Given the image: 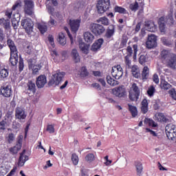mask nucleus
I'll list each match as a JSON object with an SVG mask.
<instances>
[{
	"label": "nucleus",
	"instance_id": "obj_1",
	"mask_svg": "<svg viewBox=\"0 0 176 176\" xmlns=\"http://www.w3.org/2000/svg\"><path fill=\"white\" fill-rule=\"evenodd\" d=\"M65 76V72H60V70H57L54 72L52 74V78L48 82L49 87H56V86H58L63 78Z\"/></svg>",
	"mask_w": 176,
	"mask_h": 176
},
{
	"label": "nucleus",
	"instance_id": "obj_2",
	"mask_svg": "<svg viewBox=\"0 0 176 176\" xmlns=\"http://www.w3.org/2000/svg\"><path fill=\"white\" fill-rule=\"evenodd\" d=\"M23 12L28 16H34L35 13V3L34 0H23Z\"/></svg>",
	"mask_w": 176,
	"mask_h": 176
},
{
	"label": "nucleus",
	"instance_id": "obj_3",
	"mask_svg": "<svg viewBox=\"0 0 176 176\" xmlns=\"http://www.w3.org/2000/svg\"><path fill=\"white\" fill-rule=\"evenodd\" d=\"M110 6V0H98L96 5L98 12L100 14H102V13H105V12H107V10L109 9Z\"/></svg>",
	"mask_w": 176,
	"mask_h": 176
},
{
	"label": "nucleus",
	"instance_id": "obj_4",
	"mask_svg": "<svg viewBox=\"0 0 176 176\" xmlns=\"http://www.w3.org/2000/svg\"><path fill=\"white\" fill-rule=\"evenodd\" d=\"M89 28L96 36L102 35L105 32V28L98 23H92L89 25Z\"/></svg>",
	"mask_w": 176,
	"mask_h": 176
},
{
	"label": "nucleus",
	"instance_id": "obj_5",
	"mask_svg": "<svg viewBox=\"0 0 176 176\" xmlns=\"http://www.w3.org/2000/svg\"><path fill=\"white\" fill-rule=\"evenodd\" d=\"M20 9H21V1L19 0L14 3L12 9L7 10V11L6 12V16H7V17H8L9 19H12V14L13 15V16H14V12L16 11L19 16V10H20Z\"/></svg>",
	"mask_w": 176,
	"mask_h": 176
},
{
	"label": "nucleus",
	"instance_id": "obj_6",
	"mask_svg": "<svg viewBox=\"0 0 176 176\" xmlns=\"http://www.w3.org/2000/svg\"><path fill=\"white\" fill-rule=\"evenodd\" d=\"M146 46L148 49H153V47H156L157 46V36L153 34H148L146 42Z\"/></svg>",
	"mask_w": 176,
	"mask_h": 176
},
{
	"label": "nucleus",
	"instance_id": "obj_7",
	"mask_svg": "<svg viewBox=\"0 0 176 176\" xmlns=\"http://www.w3.org/2000/svg\"><path fill=\"white\" fill-rule=\"evenodd\" d=\"M21 25L28 34L32 32L34 30V23H32V20L30 19H23L21 21Z\"/></svg>",
	"mask_w": 176,
	"mask_h": 176
},
{
	"label": "nucleus",
	"instance_id": "obj_8",
	"mask_svg": "<svg viewBox=\"0 0 176 176\" xmlns=\"http://www.w3.org/2000/svg\"><path fill=\"white\" fill-rule=\"evenodd\" d=\"M111 75L115 79H120L123 76V69L120 65L114 66L111 69Z\"/></svg>",
	"mask_w": 176,
	"mask_h": 176
},
{
	"label": "nucleus",
	"instance_id": "obj_9",
	"mask_svg": "<svg viewBox=\"0 0 176 176\" xmlns=\"http://www.w3.org/2000/svg\"><path fill=\"white\" fill-rule=\"evenodd\" d=\"M80 19H70L69 25L72 32L76 33L80 27Z\"/></svg>",
	"mask_w": 176,
	"mask_h": 176
},
{
	"label": "nucleus",
	"instance_id": "obj_10",
	"mask_svg": "<svg viewBox=\"0 0 176 176\" xmlns=\"http://www.w3.org/2000/svg\"><path fill=\"white\" fill-rule=\"evenodd\" d=\"M15 117L19 120H24L27 118V113L21 107H16L15 109Z\"/></svg>",
	"mask_w": 176,
	"mask_h": 176
},
{
	"label": "nucleus",
	"instance_id": "obj_11",
	"mask_svg": "<svg viewBox=\"0 0 176 176\" xmlns=\"http://www.w3.org/2000/svg\"><path fill=\"white\" fill-rule=\"evenodd\" d=\"M140 98V89H133L129 91V99L131 101H138Z\"/></svg>",
	"mask_w": 176,
	"mask_h": 176
},
{
	"label": "nucleus",
	"instance_id": "obj_12",
	"mask_svg": "<svg viewBox=\"0 0 176 176\" xmlns=\"http://www.w3.org/2000/svg\"><path fill=\"white\" fill-rule=\"evenodd\" d=\"M46 76L41 75L36 78V85L38 89H42L47 83Z\"/></svg>",
	"mask_w": 176,
	"mask_h": 176
},
{
	"label": "nucleus",
	"instance_id": "obj_13",
	"mask_svg": "<svg viewBox=\"0 0 176 176\" xmlns=\"http://www.w3.org/2000/svg\"><path fill=\"white\" fill-rule=\"evenodd\" d=\"M166 67L171 69H176V54H172L169 60L166 62Z\"/></svg>",
	"mask_w": 176,
	"mask_h": 176
},
{
	"label": "nucleus",
	"instance_id": "obj_14",
	"mask_svg": "<svg viewBox=\"0 0 176 176\" xmlns=\"http://www.w3.org/2000/svg\"><path fill=\"white\" fill-rule=\"evenodd\" d=\"M112 93L116 97H119V98H124L127 96V92L124 89H113Z\"/></svg>",
	"mask_w": 176,
	"mask_h": 176
},
{
	"label": "nucleus",
	"instance_id": "obj_15",
	"mask_svg": "<svg viewBox=\"0 0 176 176\" xmlns=\"http://www.w3.org/2000/svg\"><path fill=\"white\" fill-rule=\"evenodd\" d=\"M25 150H23L21 153L18 160V166L19 167H23L24 164H25V162H27L29 159L28 155H25Z\"/></svg>",
	"mask_w": 176,
	"mask_h": 176
},
{
	"label": "nucleus",
	"instance_id": "obj_16",
	"mask_svg": "<svg viewBox=\"0 0 176 176\" xmlns=\"http://www.w3.org/2000/svg\"><path fill=\"white\" fill-rule=\"evenodd\" d=\"M160 32H166V24H167V18L162 16L158 21Z\"/></svg>",
	"mask_w": 176,
	"mask_h": 176
},
{
	"label": "nucleus",
	"instance_id": "obj_17",
	"mask_svg": "<svg viewBox=\"0 0 176 176\" xmlns=\"http://www.w3.org/2000/svg\"><path fill=\"white\" fill-rule=\"evenodd\" d=\"M103 43H104V39L99 38L97 41H96L92 45L91 50H92V52H97V50H100Z\"/></svg>",
	"mask_w": 176,
	"mask_h": 176
},
{
	"label": "nucleus",
	"instance_id": "obj_18",
	"mask_svg": "<svg viewBox=\"0 0 176 176\" xmlns=\"http://www.w3.org/2000/svg\"><path fill=\"white\" fill-rule=\"evenodd\" d=\"M99 94L100 97L105 98V100H107V102H109L110 104H115L116 102V100H113L112 97L109 96L108 94V91H104L102 93L99 91Z\"/></svg>",
	"mask_w": 176,
	"mask_h": 176
},
{
	"label": "nucleus",
	"instance_id": "obj_19",
	"mask_svg": "<svg viewBox=\"0 0 176 176\" xmlns=\"http://www.w3.org/2000/svg\"><path fill=\"white\" fill-rule=\"evenodd\" d=\"M10 63L13 67L17 65V63H19V55H17V52H10Z\"/></svg>",
	"mask_w": 176,
	"mask_h": 176
},
{
	"label": "nucleus",
	"instance_id": "obj_20",
	"mask_svg": "<svg viewBox=\"0 0 176 176\" xmlns=\"http://www.w3.org/2000/svg\"><path fill=\"white\" fill-rule=\"evenodd\" d=\"M154 120H156L157 122H163L164 123H167L168 120L167 118H166L163 113H157L154 116Z\"/></svg>",
	"mask_w": 176,
	"mask_h": 176
},
{
	"label": "nucleus",
	"instance_id": "obj_21",
	"mask_svg": "<svg viewBox=\"0 0 176 176\" xmlns=\"http://www.w3.org/2000/svg\"><path fill=\"white\" fill-rule=\"evenodd\" d=\"M171 53H170V51L167 50H164L161 52V60L163 62H167L168 60H169V58L171 57Z\"/></svg>",
	"mask_w": 176,
	"mask_h": 176
},
{
	"label": "nucleus",
	"instance_id": "obj_22",
	"mask_svg": "<svg viewBox=\"0 0 176 176\" xmlns=\"http://www.w3.org/2000/svg\"><path fill=\"white\" fill-rule=\"evenodd\" d=\"M115 34V26L110 25L107 30L106 34L104 35V38L107 39H111Z\"/></svg>",
	"mask_w": 176,
	"mask_h": 176
},
{
	"label": "nucleus",
	"instance_id": "obj_23",
	"mask_svg": "<svg viewBox=\"0 0 176 176\" xmlns=\"http://www.w3.org/2000/svg\"><path fill=\"white\" fill-rule=\"evenodd\" d=\"M145 28L149 32H155L156 26L155 25V23L152 21H147L145 24Z\"/></svg>",
	"mask_w": 176,
	"mask_h": 176
},
{
	"label": "nucleus",
	"instance_id": "obj_24",
	"mask_svg": "<svg viewBox=\"0 0 176 176\" xmlns=\"http://www.w3.org/2000/svg\"><path fill=\"white\" fill-rule=\"evenodd\" d=\"M7 45L10 50V53L17 52V47H16V45L14 44V41H13V40L9 38L7 41Z\"/></svg>",
	"mask_w": 176,
	"mask_h": 176
},
{
	"label": "nucleus",
	"instance_id": "obj_25",
	"mask_svg": "<svg viewBox=\"0 0 176 176\" xmlns=\"http://www.w3.org/2000/svg\"><path fill=\"white\" fill-rule=\"evenodd\" d=\"M71 56L74 63L80 62V56H79V53L78 52V50L76 49H73L72 50Z\"/></svg>",
	"mask_w": 176,
	"mask_h": 176
},
{
	"label": "nucleus",
	"instance_id": "obj_26",
	"mask_svg": "<svg viewBox=\"0 0 176 176\" xmlns=\"http://www.w3.org/2000/svg\"><path fill=\"white\" fill-rule=\"evenodd\" d=\"M84 39L85 42H87V43H93V41H94V35H93L90 32H85Z\"/></svg>",
	"mask_w": 176,
	"mask_h": 176
},
{
	"label": "nucleus",
	"instance_id": "obj_27",
	"mask_svg": "<svg viewBox=\"0 0 176 176\" xmlns=\"http://www.w3.org/2000/svg\"><path fill=\"white\" fill-rule=\"evenodd\" d=\"M141 75L142 80H146L149 78V67L147 66L144 67Z\"/></svg>",
	"mask_w": 176,
	"mask_h": 176
},
{
	"label": "nucleus",
	"instance_id": "obj_28",
	"mask_svg": "<svg viewBox=\"0 0 176 176\" xmlns=\"http://www.w3.org/2000/svg\"><path fill=\"white\" fill-rule=\"evenodd\" d=\"M131 73L133 76H134V78H140L141 74L140 73V68H138V66L137 65H133L131 67Z\"/></svg>",
	"mask_w": 176,
	"mask_h": 176
},
{
	"label": "nucleus",
	"instance_id": "obj_29",
	"mask_svg": "<svg viewBox=\"0 0 176 176\" xmlns=\"http://www.w3.org/2000/svg\"><path fill=\"white\" fill-rule=\"evenodd\" d=\"M0 25L3 27L5 30H9L10 28V21L6 20L5 19H0Z\"/></svg>",
	"mask_w": 176,
	"mask_h": 176
},
{
	"label": "nucleus",
	"instance_id": "obj_30",
	"mask_svg": "<svg viewBox=\"0 0 176 176\" xmlns=\"http://www.w3.org/2000/svg\"><path fill=\"white\" fill-rule=\"evenodd\" d=\"M113 10L116 13H120V14H127V13H129L126 11V8L120 7L119 6H116Z\"/></svg>",
	"mask_w": 176,
	"mask_h": 176
},
{
	"label": "nucleus",
	"instance_id": "obj_31",
	"mask_svg": "<svg viewBox=\"0 0 176 176\" xmlns=\"http://www.w3.org/2000/svg\"><path fill=\"white\" fill-rule=\"evenodd\" d=\"M144 124H148L149 127H157V123L155 122V121L151 118H145L144 119Z\"/></svg>",
	"mask_w": 176,
	"mask_h": 176
},
{
	"label": "nucleus",
	"instance_id": "obj_32",
	"mask_svg": "<svg viewBox=\"0 0 176 176\" xmlns=\"http://www.w3.org/2000/svg\"><path fill=\"white\" fill-rule=\"evenodd\" d=\"M129 109L132 115V118H136L137 116L138 115V110H137V107L131 105V104H128Z\"/></svg>",
	"mask_w": 176,
	"mask_h": 176
},
{
	"label": "nucleus",
	"instance_id": "obj_33",
	"mask_svg": "<svg viewBox=\"0 0 176 176\" xmlns=\"http://www.w3.org/2000/svg\"><path fill=\"white\" fill-rule=\"evenodd\" d=\"M58 41L63 46L67 44V38H65V34L64 33H60L58 34Z\"/></svg>",
	"mask_w": 176,
	"mask_h": 176
},
{
	"label": "nucleus",
	"instance_id": "obj_34",
	"mask_svg": "<svg viewBox=\"0 0 176 176\" xmlns=\"http://www.w3.org/2000/svg\"><path fill=\"white\" fill-rule=\"evenodd\" d=\"M20 149H21V147H19V146H17V144H16L15 146L10 147L8 150L11 155H17Z\"/></svg>",
	"mask_w": 176,
	"mask_h": 176
},
{
	"label": "nucleus",
	"instance_id": "obj_35",
	"mask_svg": "<svg viewBox=\"0 0 176 176\" xmlns=\"http://www.w3.org/2000/svg\"><path fill=\"white\" fill-rule=\"evenodd\" d=\"M1 94L3 97H10L12 96V89H1Z\"/></svg>",
	"mask_w": 176,
	"mask_h": 176
},
{
	"label": "nucleus",
	"instance_id": "obj_36",
	"mask_svg": "<svg viewBox=\"0 0 176 176\" xmlns=\"http://www.w3.org/2000/svg\"><path fill=\"white\" fill-rule=\"evenodd\" d=\"M8 76H9V70H8V69L1 67L0 69V78L5 79V78H8Z\"/></svg>",
	"mask_w": 176,
	"mask_h": 176
},
{
	"label": "nucleus",
	"instance_id": "obj_37",
	"mask_svg": "<svg viewBox=\"0 0 176 176\" xmlns=\"http://www.w3.org/2000/svg\"><path fill=\"white\" fill-rule=\"evenodd\" d=\"M107 80L108 85H110V86H117V85H119V81L116 80L109 76L107 77Z\"/></svg>",
	"mask_w": 176,
	"mask_h": 176
},
{
	"label": "nucleus",
	"instance_id": "obj_38",
	"mask_svg": "<svg viewBox=\"0 0 176 176\" xmlns=\"http://www.w3.org/2000/svg\"><path fill=\"white\" fill-rule=\"evenodd\" d=\"M80 49L85 54H87V53H89V45L85 43H80Z\"/></svg>",
	"mask_w": 176,
	"mask_h": 176
},
{
	"label": "nucleus",
	"instance_id": "obj_39",
	"mask_svg": "<svg viewBox=\"0 0 176 176\" xmlns=\"http://www.w3.org/2000/svg\"><path fill=\"white\" fill-rule=\"evenodd\" d=\"M161 41L164 46H171L173 45V41H171L170 38L162 37Z\"/></svg>",
	"mask_w": 176,
	"mask_h": 176
},
{
	"label": "nucleus",
	"instance_id": "obj_40",
	"mask_svg": "<svg viewBox=\"0 0 176 176\" xmlns=\"http://www.w3.org/2000/svg\"><path fill=\"white\" fill-rule=\"evenodd\" d=\"M135 167L138 175H141L142 173V170H144V167L142 166V163L138 162H135Z\"/></svg>",
	"mask_w": 176,
	"mask_h": 176
},
{
	"label": "nucleus",
	"instance_id": "obj_41",
	"mask_svg": "<svg viewBox=\"0 0 176 176\" xmlns=\"http://www.w3.org/2000/svg\"><path fill=\"white\" fill-rule=\"evenodd\" d=\"M96 21L97 23H101L103 25H109V19L105 16L99 18Z\"/></svg>",
	"mask_w": 176,
	"mask_h": 176
},
{
	"label": "nucleus",
	"instance_id": "obj_42",
	"mask_svg": "<svg viewBox=\"0 0 176 176\" xmlns=\"http://www.w3.org/2000/svg\"><path fill=\"white\" fill-rule=\"evenodd\" d=\"M80 76L81 78H86V76H89V72H87V69L86 67H82L80 69Z\"/></svg>",
	"mask_w": 176,
	"mask_h": 176
},
{
	"label": "nucleus",
	"instance_id": "obj_43",
	"mask_svg": "<svg viewBox=\"0 0 176 176\" xmlns=\"http://www.w3.org/2000/svg\"><path fill=\"white\" fill-rule=\"evenodd\" d=\"M85 160L88 162V163H92L96 160V156L93 153H89L85 157Z\"/></svg>",
	"mask_w": 176,
	"mask_h": 176
},
{
	"label": "nucleus",
	"instance_id": "obj_44",
	"mask_svg": "<svg viewBox=\"0 0 176 176\" xmlns=\"http://www.w3.org/2000/svg\"><path fill=\"white\" fill-rule=\"evenodd\" d=\"M38 28L41 34H45L47 31V26L45 24L38 23Z\"/></svg>",
	"mask_w": 176,
	"mask_h": 176
},
{
	"label": "nucleus",
	"instance_id": "obj_45",
	"mask_svg": "<svg viewBox=\"0 0 176 176\" xmlns=\"http://www.w3.org/2000/svg\"><path fill=\"white\" fill-rule=\"evenodd\" d=\"M138 2L135 1L129 5V9L132 10V12H137L138 10Z\"/></svg>",
	"mask_w": 176,
	"mask_h": 176
},
{
	"label": "nucleus",
	"instance_id": "obj_46",
	"mask_svg": "<svg viewBox=\"0 0 176 176\" xmlns=\"http://www.w3.org/2000/svg\"><path fill=\"white\" fill-rule=\"evenodd\" d=\"M146 61H148V56H145V55H141L139 58V63L140 64H141L142 65H144V64H145V63H146Z\"/></svg>",
	"mask_w": 176,
	"mask_h": 176
},
{
	"label": "nucleus",
	"instance_id": "obj_47",
	"mask_svg": "<svg viewBox=\"0 0 176 176\" xmlns=\"http://www.w3.org/2000/svg\"><path fill=\"white\" fill-rule=\"evenodd\" d=\"M23 138H24V136H23V135H19L18 136L16 145H17L18 146L21 148V146H23Z\"/></svg>",
	"mask_w": 176,
	"mask_h": 176
},
{
	"label": "nucleus",
	"instance_id": "obj_48",
	"mask_svg": "<svg viewBox=\"0 0 176 176\" xmlns=\"http://www.w3.org/2000/svg\"><path fill=\"white\" fill-rule=\"evenodd\" d=\"M72 160L74 166H77L78 163H79V157L75 153L72 155Z\"/></svg>",
	"mask_w": 176,
	"mask_h": 176
},
{
	"label": "nucleus",
	"instance_id": "obj_49",
	"mask_svg": "<svg viewBox=\"0 0 176 176\" xmlns=\"http://www.w3.org/2000/svg\"><path fill=\"white\" fill-rule=\"evenodd\" d=\"M161 87L162 89H171V85H170L167 81H162L161 82Z\"/></svg>",
	"mask_w": 176,
	"mask_h": 176
},
{
	"label": "nucleus",
	"instance_id": "obj_50",
	"mask_svg": "<svg viewBox=\"0 0 176 176\" xmlns=\"http://www.w3.org/2000/svg\"><path fill=\"white\" fill-rule=\"evenodd\" d=\"M24 69V60H23L22 58H19V72H21Z\"/></svg>",
	"mask_w": 176,
	"mask_h": 176
},
{
	"label": "nucleus",
	"instance_id": "obj_51",
	"mask_svg": "<svg viewBox=\"0 0 176 176\" xmlns=\"http://www.w3.org/2000/svg\"><path fill=\"white\" fill-rule=\"evenodd\" d=\"M130 57H131V56L126 55L124 58L125 64H126L127 68H130V66L131 65V60H130Z\"/></svg>",
	"mask_w": 176,
	"mask_h": 176
},
{
	"label": "nucleus",
	"instance_id": "obj_52",
	"mask_svg": "<svg viewBox=\"0 0 176 176\" xmlns=\"http://www.w3.org/2000/svg\"><path fill=\"white\" fill-rule=\"evenodd\" d=\"M127 45V38L123 37L121 40V43L120 45V49H122V47H125V46Z\"/></svg>",
	"mask_w": 176,
	"mask_h": 176
},
{
	"label": "nucleus",
	"instance_id": "obj_53",
	"mask_svg": "<svg viewBox=\"0 0 176 176\" xmlns=\"http://www.w3.org/2000/svg\"><path fill=\"white\" fill-rule=\"evenodd\" d=\"M12 27H14V30H17L18 27H19V21L16 20V19H13L12 20Z\"/></svg>",
	"mask_w": 176,
	"mask_h": 176
},
{
	"label": "nucleus",
	"instance_id": "obj_54",
	"mask_svg": "<svg viewBox=\"0 0 176 176\" xmlns=\"http://www.w3.org/2000/svg\"><path fill=\"white\" fill-rule=\"evenodd\" d=\"M133 58H137V52H138V45L135 44L133 45Z\"/></svg>",
	"mask_w": 176,
	"mask_h": 176
},
{
	"label": "nucleus",
	"instance_id": "obj_55",
	"mask_svg": "<svg viewBox=\"0 0 176 176\" xmlns=\"http://www.w3.org/2000/svg\"><path fill=\"white\" fill-rule=\"evenodd\" d=\"M169 94L170 95L172 98L173 100H175V101H176V91H175V89H173L169 90Z\"/></svg>",
	"mask_w": 176,
	"mask_h": 176
},
{
	"label": "nucleus",
	"instance_id": "obj_56",
	"mask_svg": "<svg viewBox=\"0 0 176 176\" xmlns=\"http://www.w3.org/2000/svg\"><path fill=\"white\" fill-rule=\"evenodd\" d=\"M146 133H150L151 135H153V137H157V133L151 129L146 128Z\"/></svg>",
	"mask_w": 176,
	"mask_h": 176
},
{
	"label": "nucleus",
	"instance_id": "obj_57",
	"mask_svg": "<svg viewBox=\"0 0 176 176\" xmlns=\"http://www.w3.org/2000/svg\"><path fill=\"white\" fill-rule=\"evenodd\" d=\"M155 91H156V89H148L147 90V94L148 97H153V95L155 94Z\"/></svg>",
	"mask_w": 176,
	"mask_h": 176
},
{
	"label": "nucleus",
	"instance_id": "obj_58",
	"mask_svg": "<svg viewBox=\"0 0 176 176\" xmlns=\"http://www.w3.org/2000/svg\"><path fill=\"white\" fill-rule=\"evenodd\" d=\"M56 21L53 19L52 16L50 17V21H48V25L50 27H54L56 25Z\"/></svg>",
	"mask_w": 176,
	"mask_h": 176
},
{
	"label": "nucleus",
	"instance_id": "obj_59",
	"mask_svg": "<svg viewBox=\"0 0 176 176\" xmlns=\"http://www.w3.org/2000/svg\"><path fill=\"white\" fill-rule=\"evenodd\" d=\"M8 141L9 144H12L13 142V141H14V134L10 133L8 135Z\"/></svg>",
	"mask_w": 176,
	"mask_h": 176
},
{
	"label": "nucleus",
	"instance_id": "obj_60",
	"mask_svg": "<svg viewBox=\"0 0 176 176\" xmlns=\"http://www.w3.org/2000/svg\"><path fill=\"white\" fill-rule=\"evenodd\" d=\"M48 41L51 45V46H52V47H54V38H53V36L49 35Z\"/></svg>",
	"mask_w": 176,
	"mask_h": 176
},
{
	"label": "nucleus",
	"instance_id": "obj_61",
	"mask_svg": "<svg viewBox=\"0 0 176 176\" xmlns=\"http://www.w3.org/2000/svg\"><path fill=\"white\" fill-rule=\"evenodd\" d=\"M47 131H49L50 134L54 133V126L53 125H48L47 126Z\"/></svg>",
	"mask_w": 176,
	"mask_h": 176
},
{
	"label": "nucleus",
	"instance_id": "obj_62",
	"mask_svg": "<svg viewBox=\"0 0 176 176\" xmlns=\"http://www.w3.org/2000/svg\"><path fill=\"white\" fill-rule=\"evenodd\" d=\"M153 82H155V83H156V85H157V83H159V76L157 75V74H153Z\"/></svg>",
	"mask_w": 176,
	"mask_h": 176
},
{
	"label": "nucleus",
	"instance_id": "obj_63",
	"mask_svg": "<svg viewBox=\"0 0 176 176\" xmlns=\"http://www.w3.org/2000/svg\"><path fill=\"white\" fill-rule=\"evenodd\" d=\"M28 89H35V82L29 81L27 84Z\"/></svg>",
	"mask_w": 176,
	"mask_h": 176
},
{
	"label": "nucleus",
	"instance_id": "obj_64",
	"mask_svg": "<svg viewBox=\"0 0 176 176\" xmlns=\"http://www.w3.org/2000/svg\"><path fill=\"white\" fill-rule=\"evenodd\" d=\"M126 52H127L126 56H129L130 57H131L133 54V48H131L130 46H128L126 48Z\"/></svg>",
	"mask_w": 176,
	"mask_h": 176
}]
</instances>
